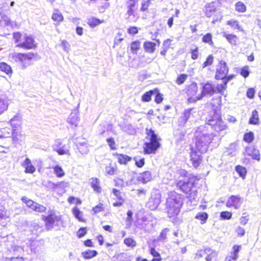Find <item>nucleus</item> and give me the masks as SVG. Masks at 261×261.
<instances>
[{"instance_id": "de8ad7c7", "label": "nucleus", "mask_w": 261, "mask_h": 261, "mask_svg": "<svg viewBox=\"0 0 261 261\" xmlns=\"http://www.w3.org/2000/svg\"><path fill=\"white\" fill-rule=\"evenodd\" d=\"M227 87V83L226 82H224L223 80V84H218L217 86L216 89L218 91V92L222 95H224V91L226 90Z\"/></svg>"}, {"instance_id": "1a4fd4ad", "label": "nucleus", "mask_w": 261, "mask_h": 261, "mask_svg": "<svg viewBox=\"0 0 261 261\" xmlns=\"http://www.w3.org/2000/svg\"><path fill=\"white\" fill-rule=\"evenodd\" d=\"M211 128H213L216 132H218L219 135L223 136L225 134H226L225 130L227 129L228 126L226 123L224 121H223L221 118L216 122H213V123H212V125L211 126Z\"/></svg>"}, {"instance_id": "5701e85b", "label": "nucleus", "mask_w": 261, "mask_h": 261, "mask_svg": "<svg viewBox=\"0 0 261 261\" xmlns=\"http://www.w3.org/2000/svg\"><path fill=\"white\" fill-rule=\"evenodd\" d=\"M23 167L25 168V172L33 173L35 171V168L31 163L29 158H26L22 163Z\"/></svg>"}, {"instance_id": "2f4dec72", "label": "nucleus", "mask_w": 261, "mask_h": 261, "mask_svg": "<svg viewBox=\"0 0 261 261\" xmlns=\"http://www.w3.org/2000/svg\"><path fill=\"white\" fill-rule=\"evenodd\" d=\"M223 37H224L232 45H236L238 40V37L236 35L232 34H227L225 32L223 34Z\"/></svg>"}, {"instance_id": "79ce46f5", "label": "nucleus", "mask_w": 261, "mask_h": 261, "mask_svg": "<svg viewBox=\"0 0 261 261\" xmlns=\"http://www.w3.org/2000/svg\"><path fill=\"white\" fill-rule=\"evenodd\" d=\"M236 171L238 173L240 177L243 178H245L247 173L246 169L245 167L238 165L236 167Z\"/></svg>"}, {"instance_id": "f03ea898", "label": "nucleus", "mask_w": 261, "mask_h": 261, "mask_svg": "<svg viewBox=\"0 0 261 261\" xmlns=\"http://www.w3.org/2000/svg\"><path fill=\"white\" fill-rule=\"evenodd\" d=\"M183 203V196L175 191L169 192L166 199V211L170 218L176 217Z\"/></svg>"}, {"instance_id": "4be33fe9", "label": "nucleus", "mask_w": 261, "mask_h": 261, "mask_svg": "<svg viewBox=\"0 0 261 261\" xmlns=\"http://www.w3.org/2000/svg\"><path fill=\"white\" fill-rule=\"evenodd\" d=\"M160 202L159 197H151L147 202L148 207L152 211L154 210L158 207Z\"/></svg>"}, {"instance_id": "c85d7f7f", "label": "nucleus", "mask_w": 261, "mask_h": 261, "mask_svg": "<svg viewBox=\"0 0 261 261\" xmlns=\"http://www.w3.org/2000/svg\"><path fill=\"white\" fill-rule=\"evenodd\" d=\"M146 132L150 142H159L157 135L154 133V130L151 129L146 128Z\"/></svg>"}, {"instance_id": "9d476101", "label": "nucleus", "mask_w": 261, "mask_h": 261, "mask_svg": "<svg viewBox=\"0 0 261 261\" xmlns=\"http://www.w3.org/2000/svg\"><path fill=\"white\" fill-rule=\"evenodd\" d=\"M215 92L214 86L210 83H207L202 86V91L200 94L198 95L196 99L194 98V100L201 99L205 95H212Z\"/></svg>"}, {"instance_id": "ddd939ff", "label": "nucleus", "mask_w": 261, "mask_h": 261, "mask_svg": "<svg viewBox=\"0 0 261 261\" xmlns=\"http://www.w3.org/2000/svg\"><path fill=\"white\" fill-rule=\"evenodd\" d=\"M196 148L195 149H191V152L190 154L191 161L192 164L195 168H197L201 163L202 158L201 154Z\"/></svg>"}, {"instance_id": "5fc2aeb1", "label": "nucleus", "mask_w": 261, "mask_h": 261, "mask_svg": "<svg viewBox=\"0 0 261 261\" xmlns=\"http://www.w3.org/2000/svg\"><path fill=\"white\" fill-rule=\"evenodd\" d=\"M21 200L24 203H25L27 204V205L28 207L31 208L32 210L33 209V206H34L35 204L36 203L32 200L25 197H22Z\"/></svg>"}, {"instance_id": "a18cd8bd", "label": "nucleus", "mask_w": 261, "mask_h": 261, "mask_svg": "<svg viewBox=\"0 0 261 261\" xmlns=\"http://www.w3.org/2000/svg\"><path fill=\"white\" fill-rule=\"evenodd\" d=\"M8 107L7 101L5 99L0 98V115L7 110Z\"/></svg>"}, {"instance_id": "423d86ee", "label": "nucleus", "mask_w": 261, "mask_h": 261, "mask_svg": "<svg viewBox=\"0 0 261 261\" xmlns=\"http://www.w3.org/2000/svg\"><path fill=\"white\" fill-rule=\"evenodd\" d=\"M221 118L219 107H214L206 118V120L207 121L206 124L211 126L213 122H216Z\"/></svg>"}, {"instance_id": "bf43d9fd", "label": "nucleus", "mask_w": 261, "mask_h": 261, "mask_svg": "<svg viewBox=\"0 0 261 261\" xmlns=\"http://www.w3.org/2000/svg\"><path fill=\"white\" fill-rule=\"evenodd\" d=\"M124 244L129 247H135L136 245V241L132 238H125L124 240Z\"/></svg>"}, {"instance_id": "c756f323", "label": "nucleus", "mask_w": 261, "mask_h": 261, "mask_svg": "<svg viewBox=\"0 0 261 261\" xmlns=\"http://www.w3.org/2000/svg\"><path fill=\"white\" fill-rule=\"evenodd\" d=\"M152 178L151 174L149 171H145L140 174L139 180L143 183L149 181Z\"/></svg>"}, {"instance_id": "9b49d317", "label": "nucleus", "mask_w": 261, "mask_h": 261, "mask_svg": "<svg viewBox=\"0 0 261 261\" xmlns=\"http://www.w3.org/2000/svg\"><path fill=\"white\" fill-rule=\"evenodd\" d=\"M137 227L143 229L146 231H150L153 228L152 221L148 220L146 217H143L136 223Z\"/></svg>"}, {"instance_id": "864d4df0", "label": "nucleus", "mask_w": 261, "mask_h": 261, "mask_svg": "<svg viewBox=\"0 0 261 261\" xmlns=\"http://www.w3.org/2000/svg\"><path fill=\"white\" fill-rule=\"evenodd\" d=\"M254 139V134L252 132L245 134L244 140L248 143H251Z\"/></svg>"}, {"instance_id": "473e14b6", "label": "nucleus", "mask_w": 261, "mask_h": 261, "mask_svg": "<svg viewBox=\"0 0 261 261\" xmlns=\"http://www.w3.org/2000/svg\"><path fill=\"white\" fill-rule=\"evenodd\" d=\"M12 129L9 127H5L0 129V139L8 138L12 136Z\"/></svg>"}, {"instance_id": "0e129e2a", "label": "nucleus", "mask_w": 261, "mask_h": 261, "mask_svg": "<svg viewBox=\"0 0 261 261\" xmlns=\"http://www.w3.org/2000/svg\"><path fill=\"white\" fill-rule=\"evenodd\" d=\"M232 216V214L227 211L222 212L220 214V217L224 220H229Z\"/></svg>"}, {"instance_id": "dca6fc26", "label": "nucleus", "mask_w": 261, "mask_h": 261, "mask_svg": "<svg viewBox=\"0 0 261 261\" xmlns=\"http://www.w3.org/2000/svg\"><path fill=\"white\" fill-rule=\"evenodd\" d=\"M198 90V87L196 83H192L188 87L187 93L189 97V100L191 101H196L194 100V98L196 99L197 96L193 97L196 95Z\"/></svg>"}, {"instance_id": "c03bdc74", "label": "nucleus", "mask_w": 261, "mask_h": 261, "mask_svg": "<svg viewBox=\"0 0 261 261\" xmlns=\"http://www.w3.org/2000/svg\"><path fill=\"white\" fill-rule=\"evenodd\" d=\"M236 10L239 12L243 13L246 11V6L241 2H238L235 5Z\"/></svg>"}, {"instance_id": "f3484780", "label": "nucleus", "mask_w": 261, "mask_h": 261, "mask_svg": "<svg viewBox=\"0 0 261 261\" xmlns=\"http://www.w3.org/2000/svg\"><path fill=\"white\" fill-rule=\"evenodd\" d=\"M241 205L240 198L238 196L232 195L226 202V205L228 207H234L236 209L239 208Z\"/></svg>"}, {"instance_id": "09e8293b", "label": "nucleus", "mask_w": 261, "mask_h": 261, "mask_svg": "<svg viewBox=\"0 0 261 261\" xmlns=\"http://www.w3.org/2000/svg\"><path fill=\"white\" fill-rule=\"evenodd\" d=\"M208 218L207 213L205 212L198 213L195 216V218L200 220L202 221V223H204Z\"/></svg>"}, {"instance_id": "49530a36", "label": "nucleus", "mask_w": 261, "mask_h": 261, "mask_svg": "<svg viewBox=\"0 0 261 261\" xmlns=\"http://www.w3.org/2000/svg\"><path fill=\"white\" fill-rule=\"evenodd\" d=\"M216 255L215 252L210 248H207V253L205 259L206 261H211Z\"/></svg>"}, {"instance_id": "338daca9", "label": "nucleus", "mask_w": 261, "mask_h": 261, "mask_svg": "<svg viewBox=\"0 0 261 261\" xmlns=\"http://www.w3.org/2000/svg\"><path fill=\"white\" fill-rule=\"evenodd\" d=\"M107 142L110 146L111 149L115 150L116 149L115 147V142L113 138H108L107 139Z\"/></svg>"}, {"instance_id": "e2e57ef3", "label": "nucleus", "mask_w": 261, "mask_h": 261, "mask_svg": "<svg viewBox=\"0 0 261 261\" xmlns=\"http://www.w3.org/2000/svg\"><path fill=\"white\" fill-rule=\"evenodd\" d=\"M187 78V75L185 74H180L176 79V83L180 85L182 84Z\"/></svg>"}, {"instance_id": "2eb2a0df", "label": "nucleus", "mask_w": 261, "mask_h": 261, "mask_svg": "<svg viewBox=\"0 0 261 261\" xmlns=\"http://www.w3.org/2000/svg\"><path fill=\"white\" fill-rule=\"evenodd\" d=\"M245 153L247 155L251 156L254 160L257 161L260 160L259 151L253 146L246 147Z\"/></svg>"}, {"instance_id": "69168bd1", "label": "nucleus", "mask_w": 261, "mask_h": 261, "mask_svg": "<svg viewBox=\"0 0 261 261\" xmlns=\"http://www.w3.org/2000/svg\"><path fill=\"white\" fill-rule=\"evenodd\" d=\"M150 4V0H142L141 7V11H145L146 10Z\"/></svg>"}, {"instance_id": "7c9ffc66", "label": "nucleus", "mask_w": 261, "mask_h": 261, "mask_svg": "<svg viewBox=\"0 0 261 261\" xmlns=\"http://www.w3.org/2000/svg\"><path fill=\"white\" fill-rule=\"evenodd\" d=\"M0 70L7 75H11L12 73L11 67L5 62L0 63Z\"/></svg>"}, {"instance_id": "a211bd4d", "label": "nucleus", "mask_w": 261, "mask_h": 261, "mask_svg": "<svg viewBox=\"0 0 261 261\" xmlns=\"http://www.w3.org/2000/svg\"><path fill=\"white\" fill-rule=\"evenodd\" d=\"M80 118L78 116V112L76 111H72L67 119V122L71 125L76 127L79 124Z\"/></svg>"}, {"instance_id": "37998d69", "label": "nucleus", "mask_w": 261, "mask_h": 261, "mask_svg": "<svg viewBox=\"0 0 261 261\" xmlns=\"http://www.w3.org/2000/svg\"><path fill=\"white\" fill-rule=\"evenodd\" d=\"M207 253V248H204V249H200L198 250L197 252L195 253V259L196 260H199L200 258L205 256Z\"/></svg>"}, {"instance_id": "f8f14e48", "label": "nucleus", "mask_w": 261, "mask_h": 261, "mask_svg": "<svg viewBox=\"0 0 261 261\" xmlns=\"http://www.w3.org/2000/svg\"><path fill=\"white\" fill-rule=\"evenodd\" d=\"M17 46L25 49H30L36 47L34 39L31 36H25L24 41L19 42Z\"/></svg>"}, {"instance_id": "6e6d98bb", "label": "nucleus", "mask_w": 261, "mask_h": 261, "mask_svg": "<svg viewBox=\"0 0 261 261\" xmlns=\"http://www.w3.org/2000/svg\"><path fill=\"white\" fill-rule=\"evenodd\" d=\"M73 214L75 217L79 221H82V213L77 207H74L72 210Z\"/></svg>"}, {"instance_id": "393cba45", "label": "nucleus", "mask_w": 261, "mask_h": 261, "mask_svg": "<svg viewBox=\"0 0 261 261\" xmlns=\"http://www.w3.org/2000/svg\"><path fill=\"white\" fill-rule=\"evenodd\" d=\"M90 182L92 188L94 191L97 193H100L101 191V188L99 186V180L97 178L92 177L90 179Z\"/></svg>"}, {"instance_id": "bb28decb", "label": "nucleus", "mask_w": 261, "mask_h": 261, "mask_svg": "<svg viewBox=\"0 0 261 261\" xmlns=\"http://www.w3.org/2000/svg\"><path fill=\"white\" fill-rule=\"evenodd\" d=\"M42 248V243L39 241H36L31 244V251L34 253L41 251Z\"/></svg>"}, {"instance_id": "f704fd0d", "label": "nucleus", "mask_w": 261, "mask_h": 261, "mask_svg": "<svg viewBox=\"0 0 261 261\" xmlns=\"http://www.w3.org/2000/svg\"><path fill=\"white\" fill-rule=\"evenodd\" d=\"M226 24L230 25L231 28L234 29H237L240 31L243 32V30L240 27L239 22L234 19H231L227 21Z\"/></svg>"}, {"instance_id": "c9c22d12", "label": "nucleus", "mask_w": 261, "mask_h": 261, "mask_svg": "<svg viewBox=\"0 0 261 261\" xmlns=\"http://www.w3.org/2000/svg\"><path fill=\"white\" fill-rule=\"evenodd\" d=\"M118 157V161L119 163L121 164H126L128 161H130L132 159V158L130 156H128L127 155L120 154H117Z\"/></svg>"}, {"instance_id": "b1692460", "label": "nucleus", "mask_w": 261, "mask_h": 261, "mask_svg": "<svg viewBox=\"0 0 261 261\" xmlns=\"http://www.w3.org/2000/svg\"><path fill=\"white\" fill-rule=\"evenodd\" d=\"M205 15L210 17L213 16L216 12V7L213 3L207 4L205 6Z\"/></svg>"}, {"instance_id": "3c124183", "label": "nucleus", "mask_w": 261, "mask_h": 261, "mask_svg": "<svg viewBox=\"0 0 261 261\" xmlns=\"http://www.w3.org/2000/svg\"><path fill=\"white\" fill-rule=\"evenodd\" d=\"M137 2H133V3H128L127 14L129 16L134 15L135 6Z\"/></svg>"}, {"instance_id": "aec40b11", "label": "nucleus", "mask_w": 261, "mask_h": 261, "mask_svg": "<svg viewBox=\"0 0 261 261\" xmlns=\"http://www.w3.org/2000/svg\"><path fill=\"white\" fill-rule=\"evenodd\" d=\"M75 143L76 144V146L81 154H86L89 152V147L86 141L83 140L81 142L77 141L76 142H75Z\"/></svg>"}, {"instance_id": "774afa93", "label": "nucleus", "mask_w": 261, "mask_h": 261, "mask_svg": "<svg viewBox=\"0 0 261 261\" xmlns=\"http://www.w3.org/2000/svg\"><path fill=\"white\" fill-rule=\"evenodd\" d=\"M2 20L5 22V24L7 26H12V22L10 18L6 15L2 16Z\"/></svg>"}, {"instance_id": "052dcab7", "label": "nucleus", "mask_w": 261, "mask_h": 261, "mask_svg": "<svg viewBox=\"0 0 261 261\" xmlns=\"http://www.w3.org/2000/svg\"><path fill=\"white\" fill-rule=\"evenodd\" d=\"M214 58L212 55H209L206 58V61L202 65V68H205L206 66L211 65L213 63Z\"/></svg>"}, {"instance_id": "4d7b16f0", "label": "nucleus", "mask_w": 261, "mask_h": 261, "mask_svg": "<svg viewBox=\"0 0 261 261\" xmlns=\"http://www.w3.org/2000/svg\"><path fill=\"white\" fill-rule=\"evenodd\" d=\"M133 212L129 210L127 212V218L126 220V225L127 227H129L132 224V222L133 220Z\"/></svg>"}, {"instance_id": "39448f33", "label": "nucleus", "mask_w": 261, "mask_h": 261, "mask_svg": "<svg viewBox=\"0 0 261 261\" xmlns=\"http://www.w3.org/2000/svg\"><path fill=\"white\" fill-rule=\"evenodd\" d=\"M45 226L48 230H51L55 226H59L62 223L61 217L55 213H51L45 218Z\"/></svg>"}, {"instance_id": "680f3d73", "label": "nucleus", "mask_w": 261, "mask_h": 261, "mask_svg": "<svg viewBox=\"0 0 261 261\" xmlns=\"http://www.w3.org/2000/svg\"><path fill=\"white\" fill-rule=\"evenodd\" d=\"M46 209V207L43 205L36 203L35 204V206H33V210L36 212L42 213L45 212Z\"/></svg>"}, {"instance_id": "412c9836", "label": "nucleus", "mask_w": 261, "mask_h": 261, "mask_svg": "<svg viewBox=\"0 0 261 261\" xmlns=\"http://www.w3.org/2000/svg\"><path fill=\"white\" fill-rule=\"evenodd\" d=\"M241 248V246L234 245L232 247V251L230 253V255L226 257V261L236 260L238 258V253Z\"/></svg>"}, {"instance_id": "6ab92c4d", "label": "nucleus", "mask_w": 261, "mask_h": 261, "mask_svg": "<svg viewBox=\"0 0 261 261\" xmlns=\"http://www.w3.org/2000/svg\"><path fill=\"white\" fill-rule=\"evenodd\" d=\"M21 117L19 114H16L10 120L9 123L12 127V130L14 129H19L21 125Z\"/></svg>"}, {"instance_id": "e433bc0d", "label": "nucleus", "mask_w": 261, "mask_h": 261, "mask_svg": "<svg viewBox=\"0 0 261 261\" xmlns=\"http://www.w3.org/2000/svg\"><path fill=\"white\" fill-rule=\"evenodd\" d=\"M259 122V118L258 112L256 110H254L252 113V115L249 120V123L252 124H257Z\"/></svg>"}, {"instance_id": "cd10ccee", "label": "nucleus", "mask_w": 261, "mask_h": 261, "mask_svg": "<svg viewBox=\"0 0 261 261\" xmlns=\"http://www.w3.org/2000/svg\"><path fill=\"white\" fill-rule=\"evenodd\" d=\"M12 137L13 140L16 142L22 141L24 139V136L19 132V129L12 130Z\"/></svg>"}, {"instance_id": "8fccbe9b", "label": "nucleus", "mask_w": 261, "mask_h": 261, "mask_svg": "<svg viewBox=\"0 0 261 261\" xmlns=\"http://www.w3.org/2000/svg\"><path fill=\"white\" fill-rule=\"evenodd\" d=\"M203 42L208 43V44L212 45L213 42L212 41V35L211 33H207L205 35L202 39Z\"/></svg>"}, {"instance_id": "f257e3e1", "label": "nucleus", "mask_w": 261, "mask_h": 261, "mask_svg": "<svg viewBox=\"0 0 261 261\" xmlns=\"http://www.w3.org/2000/svg\"><path fill=\"white\" fill-rule=\"evenodd\" d=\"M194 136L196 149L201 153L206 152L215 135L209 129L208 126L205 125L198 127Z\"/></svg>"}, {"instance_id": "20e7f679", "label": "nucleus", "mask_w": 261, "mask_h": 261, "mask_svg": "<svg viewBox=\"0 0 261 261\" xmlns=\"http://www.w3.org/2000/svg\"><path fill=\"white\" fill-rule=\"evenodd\" d=\"M195 180L196 177L192 176L182 180H176V185L181 191L190 195L193 191Z\"/></svg>"}, {"instance_id": "58836bf2", "label": "nucleus", "mask_w": 261, "mask_h": 261, "mask_svg": "<svg viewBox=\"0 0 261 261\" xmlns=\"http://www.w3.org/2000/svg\"><path fill=\"white\" fill-rule=\"evenodd\" d=\"M52 19L53 20L60 23L63 20V16L59 11L55 10L52 15Z\"/></svg>"}, {"instance_id": "6e6552de", "label": "nucleus", "mask_w": 261, "mask_h": 261, "mask_svg": "<svg viewBox=\"0 0 261 261\" xmlns=\"http://www.w3.org/2000/svg\"><path fill=\"white\" fill-rule=\"evenodd\" d=\"M193 109L189 108L185 110L178 119V123L180 126H184L187 121L193 117Z\"/></svg>"}, {"instance_id": "7ed1b4c3", "label": "nucleus", "mask_w": 261, "mask_h": 261, "mask_svg": "<svg viewBox=\"0 0 261 261\" xmlns=\"http://www.w3.org/2000/svg\"><path fill=\"white\" fill-rule=\"evenodd\" d=\"M37 55L29 52L27 53H13L9 55V59L13 63H18L21 69H25L32 64L33 60Z\"/></svg>"}, {"instance_id": "4468645a", "label": "nucleus", "mask_w": 261, "mask_h": 261, "mask_svg": "<svg viewBox=\"0 0 261 261\" xmlns=\"http://www.w3.org/2000/svg\"><path fill=\"white\" fill-rule=\"evenodd\" d=\"M160 144L159 142H149L145 143L144 151L146 154L154 153L159 148Z\"/></svg>"}, {"instance_id": "4c0bfd02", "label": "nucleus", "mask_w": 261, "mask_h": 261, "mask_svg": "<svg viewBox=\"0 0 261 261\" xmlns=\"http://www.w3.org/2000/svg\"><path fill=\"white\" fill-rule=\"evenodd\" d=\"M155 92V90H149L145 92L141 97V100L143 102H149L151 99V96Z\"/></svg>"}, {"instance_id": "603ef678", "label": "nucleus", "mask_w": 261, "mask_h": 261, "mask_svg": "<svg viewBox=\"0 0 261 261\" xmlns=\"http://www.w3.org/2000/svg\"><path fill=\"white\" fill-rule=\"evenodd\" d=\"M134 160L135 161L136 165L139 168L142 167L145 164V160L143 158L137 156L134 158Z\"/></svg>"}, {"instance_id": "ea45409f", "label": "nucleus", "mask_w": 261, "mask_h": 261, "mask_svg": "<svg viewBox=\"0 0 261 261\" xmlns=\"http://www.w3.org/2000/svg\"><path fill=\"white\" fill-rule=\"evenodd\" d=\"M55 174L58 177H62L65 175V172L62 167L59 165H56L53 167Z\"/></svg>"}, {"instance_id": "a19ab883", "label": "nucleus", "mask_w": 261, "mask_h": 261, "mask_svg": "<svg viewBox=\"0 0 261 261\" xmlns=\"http://www.w3.org/2000/svg\"><path fill=\"white\" fill-rule=\"evenodd\" d=\"M150 253L153 256L151 261H161L162 260L160 253L154 248H150Z\"/></svg>"}, {"instance_id": "72a5a7b5", "label": "nucleus", "mask_w": 261, "mask_h": 261, "mask_svg": "<svg viewBox=\"0 0 261 261\" xmlns=\"http://www.w3.org/2000/svg\"><path fill=\"white\" fill-rule=\"evenodd\" d=\"M97 254V252L95 250H88L82 253V256L85 259H90L95 256Z\"/></svg>"}, {"instance_id": "13d9d810", "label": "nucleus", "mask_w": 261, "mask_h": 261, "mask_svg": "<svg viewBox=\"0 0 261 261\" xmlns=\"http://www.w3.org/2000/svg\"><path fill=\"white\" fill-rule=\"evenodd\" d=\"M140 43L139 41H136L132 43L130 45V48L134 53H136L137 50L139 49Z\"/></svg>"}, {"instance_id": "a878e982", "label": "nucleus", "mask_w": 261, "mask_h": 261, "mask_svg": "<svg viewBox=\"0 0 261 261\" xmlns=\"http://www.w3.org/2000/svg\"><path fill=\"white\" fill-rule=\"evenodd\" d=\"M156 44L151 41H146L144 43V48L146 52L153 53L155 50Z\"/></svg>"}, {"instance_id": "0eeeda50", "label": "nucleus", "mask_w": 261, "mask_h": 261, "mask_svg": "<svg viewBox=\"0 0 261 261\" xmlns=\"http://www.w3.org/2000/svg\"><path fill=\"white\" fill-rule=\"evenodd\" d=\"M228 71V69L226 66V63L221 61L217 68L215 78L217 80H223L225 77Z\"/></svg>"}]
</instances>
